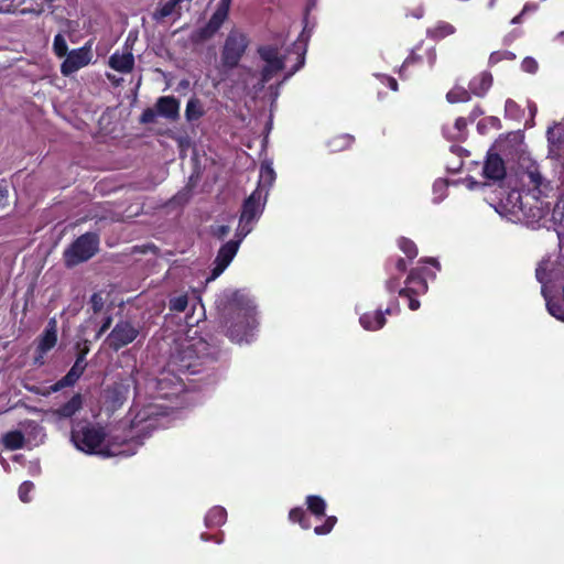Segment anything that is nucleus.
Instances as JSON below:
<instances>
[{"instance_id":"nucleus-1","label":"nucleus","mask_w":564,"mask_h":564,"mask_svg":"<svg viewBox=\"0 0 564 564\" xmlns=\"http://www.w3.org/2000/svg\"><path fill=\"white\" fill-rule=\"evenodd\" d=\"M308 37L310 34L306 33V28H304L299 39L291 47H284L283 44L280 45V40L260 45L258 47V54L263 64L259 73L248 69L250 77L256 79V82L251 84L245 82V88L250 89V91L257 96L264 89L265 84L280 72L284 70L285 74L282 82L279 85L269 86L270 95L274 101L279 97V86L303 67Z\"/></svg>"},{"instance_id":"nucleus-2","label":"nucleus","mask_w":564,"mask_h":564,"mask_svg":"<svg viewBox=\"0 0 564 564\" xmlns=\"http://www.w3.org/2000/svg\"><path fill=\"white\" fill-rule=\"evenodd\" d=\"M159 398L155 402L149 403L139 410L131 421L134 443L141 445L139 438H143L159 427L166 425L165 417L172 415L173 411L184 406L186 395L183 382L174 377L169 379L165 375L158 379Z\"/></svg>"},{"instance_id":"nucleus-3","label":"nucleus","mask_w":564,"mask_h":564,"mask_svg":"<svg viewBox=\"0 0 564 564\" xmlns=\"http://www.w3.org/2000/svg\"><path fill=\"white\" fill-rule=\"evenodd\" d=\"M224 300L227 336L237 344L250 343L259 326L254 300L245 290L226 291Z\"/></svg>"},{"instance_id":"nucleus-4","label":"nucleus","mask_w":564,"mask_h":564,"mask_svg":"<svg viewBox=\"0 0 564 564\" xmlns=\"http://www.w3.org/2000/svg\"><path fill=\"white\" fill-rule=\"evenodd\" d=\"M267 199L268 198L264 197L260 189H254L251 195L243 202L242 212L236 230L237 239L228 241L219 249L218 254L214 261L212 275L207 279V282L218 278L230 264L238 252L241 241L252 231L254 224L261 217L267 204Z\"/></svg>"},{"instance_id":"nucleus-5","label":"nucleus","mask_w":564,"mask_h":564,"mask_svg":"<svg viewBox=\"0 0 564 564\" xmlns=\"http://www.w3.org/2000/svg\"><path fill=\"white\" fill-rule=\"evenodd\" d=\"M216 352L203 338L184 339L171 356L170 367L180 372L196 373L206 360L215 359Z\"/></svg>"},{"instance_id":"nucleus-6","label":"nucleus","mask_w":564,"mask_h":564,"mask_svg":"<svg viewBox=\"0 0 564 564\" xmlns=\"http://www.w3.org/2000/svg\"><path fill=\"white\" fill-rule=\"evenodd\" d=\"M104 429L89 422H77L72 429L70 440L74 446L86 454L101 453L105 441Z\"/></svg>"},{"instance_id":"nucleus-7","label":"nucleus","mask_w":564,"mask_h":564,"mask_svg":"<svg viewBox=\"0 0 564 564\" xmlns=\"http://www.w3.org/2000/svg\"><path fill=\"white\" fill-rule=\"evenodd\" d=\"M98 237L95 234L82 235L64 253L65 262L72 267L90 259L98 250Z\"/></svg>"},{"instance_id":"nucleus-8","label":"nucleus","mask_w":564,"mask_h":564,"mask_svg":"<svg viewBox=\"0 0 564 564\" xmlns=\"http://www.w3.org/2000/svg\"><path fill=\"white\" fill-rule=\"evenodd\" d=\"M248 46L247 36L239 31H231L224 44L221 61L226 67H236Z\"/></svg>"},{"instance_id":"nucleus-9","label":"nucleus","mask_w":564,"mask_h":564,"mask_svg":"<svg viewBox=\"0 0 564 564\" xmlns=\"http://www.w3.org/2000/svg\"><path fill=\"white\" fill-rule=\"evenodd\" d=\"M139 327L129 321L118 322L107 337V343L113 350L131 344L139 336Z\"/></svg>"},{"instance_id":"nucleus-10","label":"nucleus","mask_w":564,"mask_h":564,"mask_svg":"<svg viewBox=\"0 0 564 564\" xmlns=\"http://www.w3.org/2000/svg\"><path fill=\"white\" fill-rule=\"evenodd\" d=\"M93 58L91 45L89 43L84 46L70 51L61 65V73L64 76H69L80 68L90 64Z\"/></svg>"},{"instance_id":"nucleus-11","label":"nucleus","mask_w":564,"mask_h":564,"mask_svg":"<svg viewBox=\"0 0 564 564\" xmlns=\"http://www.w3.org/2000/svg\"><path fill=\"white\" fill-rule=\"evenodd\" d=\"M57 343V323L55 318H51L43 335L39 339L37 355L34 358L36 365L44 364V355L50 351Z\"/></svg>"},{"instance_id":"nucleus-12","label":"nucleus","mask_w":564,"mask_h":564,"mask_svg":"<svg viewBox=\"0 0 564 564\" xmlns=\"http://www.w3.org/2000/svg\"><path fill=\"white\" fill-rule=\"evenodd\" d=\"M229 0H223L216 11L213 13L208 23L197 32L199 40L212 37L224 24L228 17Z\"/></svg>"},{"instance_id":"nucleus-13","label":"nucleus","mask_w":564,"mask_h":564,"mask_svg":"<svg viewBox=\"0 0 564 564\" xmlns=\"http://www.w3.org/2000/svg\"><path fill=\"white\" fill-rule=\"evenodd\" d=\"M482 174L489 181H502L506 176L503 160L498 154L489 152L484 164Z\"/></svg>"},{"instance_id":"nucleus-14","label":"nucleus","mask_w":564,"mask_h":564,"mask_svg":"<svg viewBox=\"0 0 564 564\" xmlns=\"http://www.w3.org/2000/svg\"><path fill=\"white\" fill-rule=\"evenodd\" d=\"M549 155L557 159L564 152V122H560L547 130Z\"/></svg>"},{"instance_id":"nucleus-15","label":"nucleus","mask_w":564,"mask_h":564,"mask_svg":"<svg viewBox=\"0 0 564 564\" xmlns=\"http://www.w3.org/2000/svg\"><path fill=\"white\" fill-rule=\"evenodd\" d=\"M427 291V283L420 270H412L405 281V288L399 290L401 296L421 295Z\"/></svg>"},{"instance_id":"nucleus-16","label":"nucleus","mask_w":564,"mask_h":564,"mask_svg":"<svg viewBox=\"0 0 564 564\" xmlns=\"http://www.w3.org/2000/svg\"><path fill=\"white\" fill-rule=\"evenodd\" d=\"M276 174L272 166L271 160H264L260 165L259 181L256 189H260L264 197L268 198L269 191L275 182Z\"/></svg>"},{"instance_id":"nucleus-17","label":"nucleus","mask_w":564,"mask_h":564,"mask_svg":"<svg viewBox=\"0 0 564 564\" xmlns=\"http://www.w3.org/2000/svg\"><path fill=\"white\" fill-rule=\"evenodd\" d=\"M155 108L159 116L170 120L178 118L180 102L173 96L160 97L155 104Z\"/></svg>"},{"instance_id":"nucleus-18","label":"nucleus","mask_w":564,"mask_h":564,"mask_svg":"<svg viewBox=\"0 0 564 564\" xmlns=\"http://www.w3.org/2000/svg\"><path fill=\"white\" fill-rule=\"evenodd\" d=\"M134 65L133 54L126 50L124 52H115L109 57V66L120 73L128 74L132 70Z\"/></svg>"},{"instance_id":"nucleus-19","label":"nucleus","mask_w":564,"mask_h":564,"mask_svg":"<svg viewBox=\"0 0 564 564\" xmlns=\"http://www.w3.org/2000/svg\"><path fill=\"white\" fill-rule=\"evenodd\" d=\"M392 308L388 307L386 312L376 311L373 313H365L360 316L359 323L366 330H378L386 324V314H391Z\"/></svg>"},{"instance_id":"nucleus-20","label":"nucleus","mask_w":564,"mask_h":564,"mask_svg":"<svg viewBox=\"0 0 564 564\" xmlns=\"http://www.w3.org/2000/svg\"><path fill=\"white\" fill-rule=\"evenodd\" d=\"M83 406V397L74 394L66 403L51 411L52 416L58 420L69 419L76 414Z\"/></svg>"},{"instance_id":"nucleus-21","label":"nucleus","mask_w":564,"mask_h":564,"mask_svg":"<svg viewBox=\"0 0 564 564\" xmlns=\"http://www.w3.org/2000/svg\"><path fill=\"white\" fill-rule=\"evenodd\" d=\"M492 85V76L488 72H482L475 76L469 83V90L477 97H482L487 94Z\"/></svg>"},{"instance_id":"nucleus-22","label":"nucleus","mask_w":564,"mask_h":564,"mask_svg":"<svg viewBox=\"0 0 564 564\" xmlns=\"http://www.w3.org/2000/svg\"><path fill=\"white\" fill-rule=\"evenodd\" d=\"M455 32L456 28L453 24L445 21H438L434 26L426 30V36L434 41H440L453 35Z\"/></svg>"},{"instance_id":"nucleus-23","label":"nucleus","mask_w":564,"mask_h":564,"mask_svg":"<svg viewBox=\"0 0 564 564\" xmlns=\"http://www.w3.org/2000/svg\"><path fill=\"white\" fill-rule=\"evenodd\" d=\"M84 370L85 368L80 367L79 364H74L66 376L52 386V391L56 392L65 387L73 386L84 373Z\"/></svg>"},{"instance_id":"nucleus-24","label":"nucleus","mask_w":564,"mask_h":564,"mask_svg":"<svg viewBox=\"0 0 564 564\" xmlns=\"http://www.w3.org/2000/svg\"><path fill=\"white\" fill-rule=\"evenodd\" d=\"M227 520V511L224 507L215 506L205 516V525L216 528L223 525Z\"/></svg>"},{"instance_id":"nucleus-25","label":"nucleus","mask_w":564,"mask_h":564,"mask_svg":"<svg viewBox=\"0 0 564 564\" xmlns=\"http://www.w3.org/2000/svg\"><path fill=\"white\" fill-rule=\"evenodd\" d=\"M563 297L561 301H555L549 299L545 289L543 288V296L546 301V308L549 313L554 316L556 319L564 322V286H563Z\"/></svg>"},{"instance_id":"nucleus-26","label":"nucleus","mask_w":564,"mask_h":564,"mask_svg":"<svg viewBox=\"0 0 564 564\" xmlns=\"http://www.w3.org/2000/svg\"><path fill=\"white\" fill-rule=\"evenodd\" d=\"M306 506L308 511L316 518L325 516L326 501L316 495H310L306 497Z\"/></svg>"},{"instance_id":"nucleus-27","label":"nucleus","mask_w":564,"mask_h":564,"mask_svg":"<svg viewBox=\"0 0 564 564\" xmlns=\"http://www.w3.org/2000/svg\"><path fill=\"white\" fill-rule=\"evenodd\" d=\"M204 115L202 102L197 98H191L187 101L185 117L187 121L199 119Z\"/></svg>"},{"instance_id":"nucleus-28","label":"nucleus","mask_w":564,"mask_h":564,"mask_svg":"<svg viewBox=\"0 0 564 564\" xmlns=\"http://www.w3.org/2000/svg\"><path fill=\"white\" fill-rule=\"evenodd\" d=\"M352 141H354V137L352 135H350V134H340V135L334 137L333 139H330L328 141V148L333 152H338V151L345 150L348 147H350Z\"/></svg>"},{"instance_id":"nucleus-29","label":"nucleus","mask_w":564,"mask_h":564,"mask_svg":"<svg viewBox=\"0 0 564 564\" xmlns=\"http://www.w3.org/2000/svg\"><path fill=\"white\" fill-rule=\"evenodd\" d=\"M2 442L7 448L18 449L23 446L24 437L19 431H11L3 436Z\"/></svg>"},{"instance_id":"nucleus-30","label":"nucleus","mask_w":564,"mask_h":564,"mask_svg":"<svg viewBox=\"0 0 564 564\" xmlns=\"http://www.w3.org/2000/svg\"><path fill=\"white\" fill-rule=\"evenodd\" d=\"M466 127H467L466 119L463 117H459L455 120V123H454L455 132H452L451 130H445L444 135L448 140H462L465 137Z\"/></svg>"},{"instance_id":"nucleus-31","label":"nucleus","mask_w":564,"mask_h":564,"mask_svg":"<svg viewBox=\"0 0 564 564\" xmlns=\"http://www.w3.org/2000/svg\"><path fill=\"white\" fill-rule=\"evenodd\" d=\"M470 94L469 89L467 90L463 87H454L447 93L446 98L451 104L465 102L470 99Z\"/></svg>"},{"instance_id":"nucleus-32","label":"nucleus","mask_w":564,"mask_h":564,"mask_svg":"<svg viewBox=\"0 0 564 564\" xmlns=\"http://www.w3.org/2000/svg\"><path fill=\"white\" fill-rule=\"evenodd\" d=\"M527 176L529 178V183L534 186V189H536L539 194H543L547 188V183L544 181L538 169L528 171Z\"/></svg>"},{"instance_id":"nucleus-33","label":"nucleus","mask_w":564,"mask_h":564,"mask_svg":"<svg viewBox=\"0 0 564 564\" xmlns=\"http://www.w3.org/2000/svg\"><path fill=\"white\" fill-rule=\"evenodd\" d=\"M289 519L292 522L299 523L303 529H310L311 523L307 517L305 516V511L301 507H296L290 510Z\"/></svg>"},{"instance_id":"nucleus-34","label":"nucleus","mask_w":564,"mask_h":564,"mask_svg":"<svg viewBox=\"0 0 564 564\" xmlns=\"http://www.w3.org/2000/svg\"><path fill=\"white\" fill-rule=\"evenodd\" d=\"M508 200L512 203L510 207V213L517 214L518 212H521L523 214H527L525 212V204L522 202V196L519 192L512 191L509 193Z\"/></svg>"},{"instance_id":"nucleus-35","label":"nucleus","mask_w":564,"mask_h":564,"mask_svg":"<svg viewBox=\"0 0 564 564\" xmlns=\"http://www.w3.org/2000/svg\"><path fill=\"white\" fill-rule=\"evenodd\" d=\"M398 246L409 259H414L417 256V248L412 240L400 238L398 240Z\"/></svg>"},{"instance_id":"nucleus-36","label":"nucleus","mask_w":564,"mask_h":564,"mask_svg":"<svg viewBox=\"0 0 564 564\" xmlns=\"http://www.w3.org/2000/svg\"><path fill=\"white\" fill-rule=\"evenodd\" d=\"M53 51L58 57H64L68 54V46L66 40L64 35H62L61 33L56 34L54 37Z\"/></svg>"},{"instance_id":"nucleus-37","label":"nucleus","mask_w":564,"mask_h":564,"mask_svg":"<svg viewBox=\"0 0 564 564\" xmlns=\"http://www.w3.org/2000/svg\"><path fill=\"white\" fill-rule=\"evenodd\" d=\"M337 522V518L335 516H329L326 518L325 522L322 525H317L314 528V532L317 535L328 534Z\"/></svg>"},{"instance_id":"nucleus-38","label":"nucleus","mask_w":564,"mask_h":564,"mask_svg":"<svg viewBox=\"0 0 564 564\" xmlns=\"http://www.w3.org/2000/svg\"><path fill=\"white\" fill-rule=\"evenodd\" d=\"M188 300L186 295H178L170 300V310L174 312H184L187 307Z\"/></svg>"},{"instance_id":"nucleus-39","label":"nucleus","mask_w":564,"mask_h":564,"mask_svg":"<svg viewBox=\"0 0 564 564\" xmlns=\"http://www.w3.org/2000/svg\"><path fill=\"white\" fill-rule=\"evenodd\" d=\"M516 56L509 51H497L490 54L489 64L495 65L502 59H513Z\"/></svg>"},{"instance_id":"nucleus-40","label":"nucleus","mask_w":564,"mask_h":564,"mask_svg":"<svg viewBox=\"0 0 564 564\" xmlns=\"http://www.w3.org/2000/svg\"><path fill=\"white\" fill-rule=\"evenodd\" d=\"M519 112H520V108H519L518 104L516 101H513L512 99H507V101L505 104L506 117L516 119V118H518Z\"/></svg>"},{"instance_id":"nucleus-41","label":"nucleus","mask_w":564,"mask_h":564,"mask_svg":"<svg viewBox=\"0 0 564 564\" xmlns=\"http://www.w3.org/2000/svg\"><path fill=\"white\" fill-rule=\"evenodd\" d=\"M34 485L31 481H24L19 487V498L22 502H29L30 499V492L33 490Z\"/></svg>"},{"instance_id":"nucleus-42","label":"nucleus","mask_w":564,"mask_h":564,"mask_svg":"<svg viewBox=\"0 0 564 564\" xmlns=\"http://www.w3.org/2000/svg\"><path fill=\"white\" fill-rule=\"evenodd\" d=\"M90 304L95 313L100 312L105 305L102 295L100 293H94L90 297Z\"/></svg>"},{"instance_id":"nucleus-43","label":"nucleus","mask_w":564,"mask_h":564,"mask_svg":"<svg viewBox=\"0 0 564 564\" xmlns=\"http://www.w3.org/2000/svg\"><path fill=\"white\" fill-rule=\"evenodd\" d=\"M535 275L538 281L542 284V289L544 288L546 290L545 283L547 282V273L545 263H540L536 268Z\"/></svg>"},{"instance_id":"nucleus-44","label":"nucleus","mask_w":564,"mask_h":564,"mask_svg":"<svg viewBox=\"0 0 564 564\" xmlns=\"http://www.w3.org/2000/svg\"><path fill=\"white\" fill-rule=\"evenodd\" d=\"M521 68L527 72V73H535L536 69H538V63L535 62L534 58L532 57H525L523 61H522V64H521Z\"/></svg>"},{"instance_id":"nucleus-45","label":"nucleus","mask_w":564,"mask_h":564,"mask_svg":"<svg viewBox=\"0 0 564 564\" xmlns=\"http://www.w3.org/2000/svg\"><path fill=\"white\" fill-rule=\"evenodd\" d=\"M158 116L156 110L152 108L145 109L141 115V122L142 123H152L155 120V117Z\"/></svg>"},{"instance_id":"nucleus-46","label":"nucleus","mask_w":564,"mask_h":564,"mask_svg":"<svg viewBox=\"0 0 564 564\" xmlns=\"http://www.w3.org/2000/svg\"><path fill=\"white\" fill-rule=\"evenodd\" d=\"M24 0H2V4L0 6V12L11 11L12 9L22 4Z\"/></svg>"},{"instance_id":"nucleus-47","label":"nucleus","mask_w":564,"mask_h":564,"mask_svg":"<svg viewBox=\"0 0 564 564\" xmlns=\"http://www.w3.org/2000/svg\"><path fill=\"white\" fill-rule=\"evenodd\" d=\"M378 77L380 78L381 83L389 86L390 89L393 91L398 90V83L393 77L388 75H378Z\"/></svg>"},{"instance_id":"nucleus-48","label":"nucleus","mask_w":564,"mask_h":564,"mask_svg":"<svg viewBox=\"0 0 564 564\" xmlns=\"http://www.w3.org/2000/svg\"><path fill=\"white\" fill-rule=\"evenodd\" d=\"M419 61H420V57L415 54L414 51H412L410 56L404 61V63L402 64V66L400 68V76L403 77V72H404L405 67H408L410 64H413Z\"/></svg>"},{"instance_id":"nucleus-49","label":"nucleus","mask_w":564,"mask_h":564,"mask_svg":"<svg viewBox=\"0 0 564 564\" xmlns=\"http://www.w3.org/2000/svg\"><path fill=\"white\" fill-rule=\"evenodd\" d=\"M399 276H391L387 283H386V288L389 292H395L397 289H398V285H399Z\"/></svg>"},{"instance_id":"nucleus-50","label":"nucleus","mask_w":564,"mask_h":564,"mask_svg":"<svg viewBox=\"0 0 564 564\" xmlns=\"http://www.w3.org/2000/svg\"><path fill=\"white\" fill-rule=\"evenodd\" d=\"M230 228L229 226H226V225H221V226H218L215 230H214V234L215 236H217L219 239H223L224 237H226L229 232Z\"/></svg>"},{"instance_id":"nucleus-51","label":"nucleus","mask_w":564,"mask_h":564,"mask_svg":"<svg viewBox=\"0 0 564 564\" xmlns=\"http://www.w3.org/2000/svg\"><path fill=\"white\" fill-rule=\"evenodd\" d=\"M394 269L398 273L402 274L406 270V262L399 258L394 261Z\"/></svg>"},{"instance_id":"nucleus-52","label":"nucleus","mask_w":564,"mask_h":564,"mask_svg":"<svg viewBox=\"0 0 564 564\" xmlns=\"http://www.w3.org/2000/svg\"><path fill=\"white\" fill-rule=\"evenodd\" d=\"M433 189L435 193L441 192V197L438 200H441L444 196V192L446 189V184L443 181H437L434 183Z\"/></svg>"},{"instance_id":"nucleus-53","label":"nucleus","mask_w":564,"mask_h":564,"mask_svg":"<svg viewBox=\"0 0 564 564\" xmlns=\"http://www.w3.org/2000/svg\"><path fill=\"white\" fill-rule=\"evenodd\" d=\"M466 186H467V188L473 191V189H476L479 186H485V184H481V183L477 182L474 178H467L466 180Z\"/></svg>"},{"instance_id":"nucleus-54","label":"nucleus","mask_w":564,"mask_h":564,"mask_svg":"<svg viewBox=\"0 0 564 564\" xmlns=\"http://www.w3.org/2000/svg\"><path fill=\"white\" fill-rule=\"evenodd\" d=\"M414 294L406 296L409 299V308L416 311L420 307V302L413 297Z\"/></svg>"},{"instance_id":"nucleus-55","label":"nucleus","mask_w":564,"mask_h":564,"mask_svg":"<svg viewBox=\"0 0 564 564\" xmlns=\"http://www.w3.org/2000/svg\"><path fill=\"white\" fill-rule=\"evenodd\" d=\"M538 10V4L535 3H527L522 9V14H525L527 12H534Z\"/></svg>"},{"instance_id":"nucleus-56","label":"nucleus","mask_w":564,"mask_h":564,"mask_svg":"<svg viewBox=\"0 0 564 564\" xmlns=\"http://www.w3.org/2000/svg\"><path fill=\"white\" fill-rule=\"evenodd\" d=\"M427 58H429L430 65L433 66L435 61H436V51H435V48H431L427 52Z\"/></svg>"},{"instance_id":"nucleus-57","label":"nucleus","mask_w":564,"mask_h":564,"mask_svg":"<svg viewBox=\"0 0 564 564\" xmlns=\"http://www.w3.org/2000/svg\"><path fill=\"white\" fill-rule=\"evenodd\" d=\"M110 324H111V317H107L105 323L100 327L98 335H101L102 333H105L110 327Z\"/></svg>"},{"instance_id":"nucleus-58","label":"nucleus","mask_w":564,"mask_h":564,"mask_svg":"<svg viewBox=\"0 0 564 564\" xmlns=\"http://www.w3.org/2000/svg\"><path fill=\"white\" fill-rule=\"evenodd\" d=\"M481 115H482V110L479 107H475L470 113V120L473 121Z\"/></svg>"},{"instance_id":"nucleus-59","label":"nucleus","mask_w":564,"mask_h":564,"mask_svg":"<svg viewBox=\"0 0 564 564\" xmlns=\"http://www.w3.org/2000/svg\"><path fill=\"white\" fill-rule=\"evenodd\" d=\"M85 355H86V352H82V354L77 357V359H76V361H75V364H79V365H80V367H83V368H86Z\"/></svg>"},{"instance_id":"nucleus-60","label":"nucleus","mask_w":564,"mask_h":564,"mask_svg":"<svg viewBox=\"0 0 564 564\" xmlns=\"http://www.w3.org/2000/svg\"><path fill=\"white\" fill-rule=\"evenodd\" d=\"M522 12L520 14H518L517 17H514L512 20H511V23L512 24H517L521 21V18H522Z\"/></svg>"},{"instance_id":"nucleus-61","label":"nucleus","mask_w":564,"mask_h":564,"mask_svg":"<svg viewBox=\"0 0 564 564\" xmlns=\"http://www.w3.org/2000/svg\"><path fill=\"white\" fill-rule=\"evenodd\" d=\"M426 262L432 263L436 268V270H440V264L435 259H429L426 260Z\"/></svg>"},{"instance_id":"nucleus-62","label":"nucleus","mask_w":564,"mask_h":564,"mask_svg":"<svg viewBox=\"0 0 564 564\" xmlns=\"http://www.w3.org/2000/svg\"><path fill=\"white\" fill-rule=\"evenodd\" d=\"M413 15L416 19H421L423 17V9H419Z\"/></svg>"},{"instance_id":"nucleus-63","label":"nucleus","mask_w":564,"mask_h":564,"mask_svg":"<svg viewBox=\"0 0 564 564\" xmlns=\"http://www.w3.org/2000/svg\"><path fill=\"white\" fill-rule=\"evenodd\" d=\"M490 121H491V123H492L494 126H496V127H498V126H499V123H500L499 119H498V118H496V117H491V118H490Z\"/></svg>"},{"instance_id":"nucleus-64","label":"nucleus","mask_w":564,"mask_h":564,"mask_svg":"<svg viewBox=\"0 0 564 564\" xmlns=\"http://www.w3.org/2000/svg\"><path fill=\"white\" fill-rule=\"evenodd\" d=\"M200 539H202L203 541H210V540H213V539H212V536H209V535H207V534H205V533H203V534L200 535Z\"/></svg>"}]
</instances>
